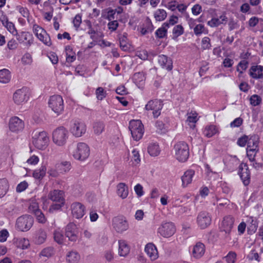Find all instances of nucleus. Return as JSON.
<instances>
[{
    "label": "nucleus",
    "instance_id": "1",
    "mask_svg": "<svg viewBox=\"0 0 263 263\" xmlns=\"http://www.w3.org/2000/svg\"><path fill=\"white\" fill-rule=\"evenodd\" d=\"M49 142V137L46 132L36 129L32 133V143L36 148L45 149L48 145Z\"/></svg>",
    "mask_w": 263,
    "mask_h": 263
},
{
    "label": "nucleus",
    "instance_id": "2",
    "mask_svg": "<svg viewBox=\"0 0 263 263\" xmlns=\"http://www.w3.org/2000/svg\"><path fill=\"white\" fill-rule=\"evenodd\" d=\"M175 157L179 162H185L189 158L190 150L189 145L184 141H179L174 146Z\"/></svg>",
    "mask_w": 263,
    "mask_h": 263
},
{
    "label": "nucleus",
    "instance_id": "3",
    "mask_svg": "<svg viewBox=\"0 0 263 263\" xmlns=\"http://www.w3.org/2000/svg\"><path fill=\"white\" fill-rule=\"evenodd\" d=\"M48 106L57 116L61 114L64 110L62 97L60 95L51 96L48 100Z\"/></svg>",
    "mask_w": 263,
    "mask_h": 263
},
{
    "label": "nucleus",
    "instance_id": "4",
    "mask_svg": "<svg viewBox=\"0 0 263 263\" xmlns=\"http://www.w3.org/2000/svg\"><path fill=\"white\" fill-rule=\"evenodd\" d=\"M68 131L64 127L55 129L52 133L53 142L58 146L64 145L68 139Z\"/></svg>",
    "mask_w": 263,
    "mask_h": 263
},
{
    "label": "nucleus",
    "instance_id": "5",
    "mask_svg": "<svg viewBox=\"0 0 263 263\" xmlns=\"http://www.w3.org/2000/svg\"><path fill=\"white\" fill-rule=\"evenodd\" d=\"M129 129L135 140L138 141L141 139L144 133V129L143 125L140 120L130 121Z\"/></svg>",
    "mask_w": 263,
    "mask_h": 263
},
{
    "label": "nucleus",
    "instance_id": "6",
    "mask_svg": "<svg viewBox=\"0 0 263 263\" xmlns=\"http://www.w3.org/2000/svg\"><path fill=\"white\" fill-rule=\"evenodd\" d=\"M90 150L88 146L85 143H79L73 153V157L80 161H83L89 156Z\"/></svg>",
    "mask_w": 263,
    "mask_h": 263
},
{
    "label": "nucleus",
    "instance_id": "7",
    "mask_svg": "<svg viewBox=\"0 0 263 263\" xmlns=\"http://www.w3.org/2000/svg\"><path fill=\"white\" fill-rule=\"evenodd\" d=\"M33 218L29 215L20 216L17 219L16 225L18 229L21 231H27L32 227Z\"/></svg>",
    "mask_w": 263,
    "mask_h": 263
},
{
    "label": "nucleus",
    "instance_id": "8",
    "mask_svg": "<svg viewBox=\"0 0 263 263\" xmlns=\"http://www.w3.org/2000/svg\"><path fill=\"white\" fill-rule=\"evenodd\" d=\"M70 131L75 137H80L86 133V125L82 121L74 120L71 122Z\"/></svg>",
    "mask_w": 263,
    "mask_h": 263
},
{
    "label": "nucleus",
    "instance_id": "9",
    "mask_svg": "<svg viewBox=\"0 0 263 263\" xmlns=\"http://www.w3.org/2000/svg\"><path fill=\"white\" fill-rule=\"evenodd\" d=\"M33 31L36 37L45 45L50 46L51 45L50 37L46 31L37 25H34Z\"/></svg>",
    "mask_w": 263,
    "mask_h": 263
},
{
    "label": "nucleus",
    "instance_id": "10",
    "mask_svg": "<svg viewBox=\"0 0 263 263\" xmlns=\"http://www.w3.org/2000/svg\"><path fill=\"white\" fill-rule=\"evenodd\" d=\"M163 107L162 101L158 100L149 101L145 106L146 110H152L154 118H158L161 114V110Z\"/></svg>",
    "mask_w": 263,
    "mask_h": 263
},
{
    "label": "nucleus",
    "instance_id": "11",
    "mask_svg": "<svg viewBox=\"0 0 263 263\" xmlns=\"http://www.w3.org/2000/svg\"><path fill=\"white\" fill-rule=\"evenodd\" d=\"M29 90L27 87L17 89L13 94V99L17 104L27 102L29 98Z\"/></svg>",
    "mask_w": 263,
    "mask_h": 263
},
{
    "label": "nucleus",
    "instance_id": "12",
    "mask_svg": "<svg viewBox=\"0 0 263 263\" xmlns=\"http://www.w3.org/2000/svg\"><path fill=\"white\" fill-rule=\"evenodd\" d=\"M175 227L172 222H164L159 228L158 232L163 237H168L175 232Z\"/></svg>",
    "mask_w": 263,
    "mask_h": 263
},
{
    "label": "nucleus",
    "instance_id": "13",
    "mask_svg": "<svg viewBox=\"0 0 263 263\" xmlns=\"http://www.w3.org/2000/svg\"><path fill=\"white\" fill-rule=\"evenodd\" d=\"M211 217L209 213L205 211L200 212L197 217L198 226L202 229L206 228L211 223Z\"/></svg>",
    "mask_w": 263,
    "mask_h": 263
},
{
    "label": "nucleus",
    "instance_id": "14",
    "mask_svg": "<svg viewBox=\"0 0 263 263\" xmlns=\"http://www.w3.org/2000/svg\"><path fill=\"white\" fill-rule=\"evenodd\" d=\"M112 226L118 233H122L128 228L127 221L122 217H116L112 219Z\"/></svg>",
    "mask_w": 263,
    "mask_h": 263
},
{
    "label": "nucleus",
    "instance_id": "15",
    "mask_svg": "<svg viewBox=\"0 0 263 263\" xmlns=\"http://www.w3.org/2000/svg\"><path fill=\"white\" fill-rule=\"evenodd\" d=\"M78 234L77 226L72 222L68 223L65 228V236L69 241L76 242L78 239Z\"/></svg>",
    "mask_w": 263,
    "mask_h": 263
},
{
    "label": "nucleus",
    "instance_id": "16",
    "mask_svg": "<svg viewBox=\"0 0 263 263\" xmlns=\"http://www.w3.org/2000/svg\"><path fill=\"white\" fill-rule=\"evenodd\" d=\"M234 222V219L231 216H228L224 217L221 230L222 232H224L226 234V237H228L231 232V230L233 227Z\"/></svg>",
    "mask_w": 263,
    "mask_h": 263
},
{
    "label": "nucleus",
    "instance_id": "17",
    "mask_svg": "<svg viewBox=\"0 0 263 263\" xmlns=\"http://www.w3.org/2000/svg\"><path fill=\"white\" fill-rule=\"evenodd\" d=\"M9 129L13 132H18L23 129L24 123L23 121L17 117L11 118L9 123Z\"/></svg>",
    "mask_w": 263,
    "mask_h": 263
},
{
    "label": "nucleus",
    "instance_id": "18",
    "mask_svg": "<svg viewBox=\"0 0 263 263\" xmlns=\"http://www.w3.org/2000/svg\"><path fill=\"white\" fill-rule=\"evenodd\" d=\"M71 213L73 217L81 218L85 214V206L80 202H75L71 204Z\"/></svg>",
    "mask_w": 263,
    "mask_h": 263
},
{
    "label": "nucleus",
    "instance_id": "19",
    "mask_svg": "<svg viewBox=\"0 0 263 263\" xmlns=\"http://www.w3.org/2000/svg\"><path fill=\"white\" fill-rule=\"evenodd\" d=\"M249 74L253 79H260L263 78V66L255 65L251 67Z\"/></svg>",
    "mask_w": 263,
    "mask_h": 263
},
{
    "label": "nucleus",
    "instance_id": "20",
    "mask_svg": "<svg viewBox=\"0 0 263 263\" xmlns=\"http://www.w3.org/2000/svg\"><path fill=\"white\" fill-rule=\"evenodd\" d=\"M145 251L152 260L156 259L158 257L157 248L153 243L147 244L145 247Z\"/></svg>",
    "mask_w": 263,
    "mask_h": 263
},
{
    "label": "nucleus",
    "instance_id": "21",
    "mask_svg": "<svg viewBox=\"0 0 263 263\" xmlns=\"http://www.w3.org/2000/svg\"><path fill=\"white\" fill-rule=\"evenodd\" d=\"M205 252V246L203 243L198 242L193 247L192 255L196 258L201 257Z\"/></svg>",
    "mask_w": 263,
    "mask_h": 263
},
{
    "label": "nucleus",
    "instance_id": "22",
    "mask_svg": "<svg viewBox=\"0 0 263 263\" xmlns=\"http://www.w3.org/2000/svg\"><path fill=\"white\" fill-rule=\"evenodd\" d=\"M158 62L162 68H165L168 70L172 69V61L167 56L160 55L158 57Z\"/></svg>",
    "mask_w": 263,
    "mask_h": 263
},
{
    "label": "nucleus",
    "instance_id": "23",
    "mask_svg": "<svg viewBox=\"0 0 263 263\" xmlns=\"http://www.w3.org/2000/svg\"><path fill=\"white\" fill-rule=\"evenodd\" d=\"M205 167V173L208 180H215L222 179L221 175H220L218 173L213 172L208 164H206Z\"/></svg>",
    "mask_w": 263,
    "mask_h": 263
},
{
    "label": "nucleus",
    "instance_id": "24",
    "mask_svg": "<svg viewBox=\"0 0 263 263\" xmlns=\"http://www.w3.org/2000/svg\"><path fill=\"white\" fill-rule=\"evenodd\" d=\"M64 192L60 190H54L49 195V198L54 202H65Z\"/></svg>",
    "mask_w": 263,
    "mask_h": 263
},
{
    "label": "nucleus",
    "instance_id": "25",
    "mask_svg": "<svg viewBox=\"0 0 263 263\" xmlns=\"http://www.w3.org/2000/svg\"><path fill=\"white\" fill-rule=\"evenodd\" d=\"M259 137L257 135H253L248 138L247 148H252L253 151L255 149L259 150Z\"/></svg>",
    "mask_w": 263,
    "mask_h": 263
},
{
    "label": "nucleus",
    "instance_id": "26",
    "mask_svg": "<svg viewBox=\"0 0 263 263\" xmlns=\"http://www.w3.org/2000/svg\"><path fill=\"white\" fill-rule=\"evenodd\" d=\"M129 250V247L125 240H119V254L121 256H126Z\"/></svg>",
    "mask_w": 263,
    "mask_h": 263
},
{
    "label": "nucleus",
    "instance_id": "27",
    "mask_svg": "<svg viewBox=\"0 0 263 263\" xmlns=\"http://www.w3.org/2000/svg\"><path fill=\"white\" fill-rule=\"evenodd\" d=\"M117 194L122 199L126 198L128 194V187L124 183L121 182L117 185Z\"/></svg>",
    "mask_w": 263,
    "mask_h": 263
},
{
    "label": "nucleus",
    "instance_id": "28",
    "mask_svg": "<svg viewBox=\"0 0 263 263\" xmlns=\"http://www.w3.org/2000/svg\"><path fill=\"white\" fill-rule=\"evenodd\" d=\"M238 174L242 181H247L250 179V174L247 166L244 167L241 165L239 167Z\"/></svg>",
    "mask_w": 263,
    "mask_h": 263
},
{
    "label": "nucleus",
    "instance_id": "29",
    "mask_svg": "<svg viewBox=\"0 0 263 263\" xmlns=\"http://www.w3.org/2000/svg\"><path fill=\"white\" fill-rule=\"evenodd\" d=\"M147 152L151 156L155 157L159 155L160 149L157 143H152L149 144Z\"/></svg>",
    "mask_w": 263,
    "mask_h": 263
},
{
    "label": "nucleus",
    "instance_id": "30",
    "mask_svg": "<svg viewBox=\"0 0 263 263\" xmlns=\"http://www.w3.org/2000/svg\"><path fill=\"white\" fill-rule=\"evenodd\" d=\"M46 173L45 165H41L39 169L35 170L33 173V176L35 179L41 180L45 176Z\"/></svg>",
    "mask_w": 263,
    "mask_h": 263
},
{
    "label": "nucleus",
    "instance_id": "31",
    "mask_svg": "<svg viewBox=\"0 0 263 263\" xmlns=\"http://www.w3.org/2000/svg\"><path fill=\"white\" fill-rule=\"evenodd\" d=\"M10 79V72L8 69H3L0 70V83H7Z\"/></svg>",
    "mask_w": 263,
    "mask_h": 263
},
{
    "label": "nucleus",
    "instance_id": "32",
    "mask_svg": "<svg viewBox=\"0 0 263 263\" xmlns=\"http://www.w3.org/2000/svg\"><path fill=\"white\" fill-rule=\"evenodd\" d=\"M247 222L249 224L248 230L251 232L255 233L258 227L257 220L252 216L247 217Z\"/></svg>",
    "mask_w": 263,
    "mask_h": 263
},
{
    "label": "nucleus",
    "instance_id": "33",
    "mask_svg": "<svg viewBox=\"0 0 263 263\" xmlns=\"http://www.w3.org/2000/svg\"><path fill=\"white\" fill-rule=\"evenodd\" d=\"M46 238V232L44 230L40 229L37 232L35 242L37 244H42L45 242Z\"/></svg>",
    "mask_w": 263,
    "mask_h": 263
},
{
    "label": "nucleus",
    "instance_id": "34",
    "mask_svg": "<svg viewBox=\"0 0 263 263\" xmlns=\"http://www.w3.org/2000/svg\"><path fill=\"white\" fill-rule=\"evenodd\" d=\"M80 258L79 254L75 251L69 252L66 256V260L69 263H77Z\"/></svg>",
    "mask_w": 263,
    "mask_h": 263
},
{
    "label": "nucleus",
    "instance_id": "35",
    "mask_svg": "<svg viewBox=\"0 0 263 263\" xmlns=\"http://www.w3.org/2000/svg\"><path fill=\"white\" fill-rule=\"evenodd\" d=\"M187 118L186 121L189 122L190 127L194 128L195 127V123L198 121L197 114L195 111H191L187 114Z\"/></svg>",
    "mask_w": 263,
    "mask_h": 263
},
{
    "label": "nucleus",
    "instance_id": "36",
    "mask_svg": "<svg viewBox=\"0 0 263 263\" xmlns=\"http://www.w3.org/2000/svg\"><path fill=\"white\" fill-rule=\"evenodd\" d=\"M217 132V128L216 126L211 125L205 127L203 133L206 137L210 138L216 134Z\"/></svg>",
    "mask_w": 263,
    "mask_h": 263
},
{
    "label": "nucleus",
    "instance_id": "37",
    "mask_svg": "<svg viewBox=\"0 0 263 263\" xmlns=\"http://www.w3.org/2000/svg\"><path fill=\"white\" fill-rule=\"evenodd\" d=\"M120 47L123 51H128L130 49V44L127 42V39L125 34L122 36L120 37Z\"/></svg>",
    "mask_w": 263,
    "mask_h": 263
},
{
    "label": "nucleus",
    "instance_id": "38",
    "mask_svg": "<svg viewBox=\"0 0 263 263\" xmlns=\"http://www.w3.org/2000/svg\"><path fill=\"white\" fill-rule=\"evenodd\" d=\"M167 16L166 11L163 9H159L154 13V17L157 21H162L165 19Z\"/></svg>",
    "mask_w": 263,
    "mask_h": 263
},
{
    "label": "nucleus",
    "instance_id": "39",
    "mask_svg": "<svg viewBox=\"0 0 263 263\" xmlns=\"http://www.w3.org/2000/svg\"><path fill=\"white\" fill-rule=\"evenodd\" d=\"M54 253L53 248L49 247L43 249L40 252V256L49 258L51 257L54 254Z\"/></svg>",
    "mask_w": 263,
    "mask_h": 263
},
{
    "label": "nucleus",
    "instance_id": "40",
    "mask_svg": "<svg viewBox=\"0 0 263 263\" xmlns=\"http://www.w3.org/2000/svg\"><path fill=\"white\" fill-rule=\"evenodd\" d=\"M195 175V171L193 170H188L185 171L181 177L182 181H192Z\"/></svg>",
    "mask_w": 263,
    "mask_h": 263
},
{
    "label": "nucleus",
    "instance_id": "41",
    "mask_svg": "<svg viewBox=\"0 0 263 263\" xmlns=\"http://www.w3.org/2000/svg\"><path fill=\"white\" fill-rule=\"evenodd\" d=\"M104 129V124L103 122H97L93 125L94 133L97 135H100Z\"/></svg>",
    "mask_w": 263,
    "mask_h": 263
},
{
    "label": "nucleus",
    "instance_id": "42",
    "mask_svg": "<svg viewBox=\"0 0 263 263\" xmlns=\"http://www.w3.org/2000/svg\"><path fill=\"white\" fill-rule=\"evenodd\" d=\"M70 166V164L69 162H65L59 164H57L56 167L58 171H60V173H62L63 172H66L69 170Z\"/></svg>",
    "mask_w": 263,
    "mask_h": 263
},
{
    "label": "nucleus",
    "instance_id": "43",
    "mask_svg": "<svg viewBox=\"0 0 263 263\" xmlns=\"http://www.w3.org/2000/svg\"><path fill=\"white\" fill-rule=\"evenodd\" d=\"M132 161H133V163L135 165L140 163L141 160L140 158L139 153L138 151L134 149L132 152V155L130 156Z\"/></svg>",
    "mask_w": 263,
    "mask_h": 263
},
{
    "label": "nucleus",
    "instance_id": "44",
    "mask_svg": "<svg viewBox=\"0 0 263 263\" xmlns=\"http://www.w3.org/2000/svg\"><path fill=\"white\" fill-rule=\"evenodd\" d=\"M30 36V35L28 32H21L16 34V39L20 43H22L28 40Z\"/></svg>",
    "mask_w": 263,
    "mask_h": 263
},
{
    "label": "nucleus",
    "instance_id": "45",
    "mask_svg": "<svg viewBox=\"0 0 263 263\" xmlns=\"http://www.w3.org/2000/svg\"><path fill=\"white\" fill-rule=\"evenodd\" d=\"M29 212L34 214H36L37 211H40L38 203L34 200H32L30 203L28 208Z\"/></svg>",
    "mask_w": 263,
    "mask_h": 263
},
{
    "label": "nucleus",
    "instance_id": "46",
    "mask_svg": "<svg viewBox=\"0 0 263 263\" xmlns=\"http://www.w3.org/2000/svg\"><path fill=\"white\" fill-rule=\"evenodd\" d=\"M250 102L252 105L256 106L260 104L261 102V98L257 95H253L250 97Z\"/></svg>",
    "mask_w": 263,
    "mask_h": 263
},
{
    "label": "nucleus",
    "instance_id": "47",
    "mask_svg": "<svg viewBox=\"0 0 263 263\" xmlns=\"http://www.w3.org/2000/svg\"><path fill=\"white\" fill-rule=\"evenodd\" d=\"M156 127L157 128V132L159 134L165 133L166 129L165 127V124L161 121L158 120L156 122Z\"/></svg>",
    "mask_w": 263,
    "mask_h": 263
},
{
    "label": "nucleus",
    "instance_id": "48",
    "mask_svg": "<svg viewBox=\"0 0 263 263\" xmlns=\"http://www.w3.org/2000/svg\"><path fill=\"white\" fill-rule=\"evenodd\" d=\"M66 61L68 63H72L76 60V56L74 54H71L70 52H72V49L69 46L66 47Z\"/></svg>",
    "mask_w": 263,
    "mask_h": 263
},
{
    "label": "nucleus",
    "instance_id": "49",
    "mask_svg": "<svg viewBox=\"0 0 263 263\" xmlns=\"http://www.w3.org/2000/svg\"><path fill=\"white\" fill-rule=\"evenodd\" d=\"M87 33L90 35L91 39L95 41L98 39V36H100L99 35L100 32H99L97 30H95L93 27L88 29Z\"/></svg>",
    "mask_w": 263,
    "mask_h": 263
},
{
    "label": "nucleus",
    "instance_id": "50",
    "mask_svg": "<svg viewBox=\"0 0 263 263\" xmlns=\"http://www.w3.org/2000/svg\"><path fill=\"white\" fill-rule=\"evenodd\" d=\"M8 189V184L7 182H0V198L6 194Z\"/></svg>",
    "mask_w": 263,
    "mask_h": 263
},
{
    "label": "nucleus",
    "instance_id": "51",
    "mask_svg": "<svg viewBox=\"0 0 263 263\" xmlns=\"http://www.w3.org/2000/svg\"><path fill=\"white\" fill-rule=\"evenodd\" d=\"M53 8L49 6V9L48 12H42L44 18L47 21H50L53 16Z\"/></svg>",
    "mask_w": 263,
    "mask_h": 263
},
{
    "label": "nucleus",
    "instance_id": "52",
    "mask_svg": "<svg viewBox=\"0 0 263 263\" xmlns=\"http://www.w3.org/2000/svg\"><path fill=\"white\" fill-rule=\"evenodd\" d=\"M97 98L99 100H103L106 96V92L102 87H98L96 91Z\"/></svg>",
    "mask_w": 263,
    "mask_h": 263
},
{
    "label": "nucleus",
    "instance_id": "53",
    "mask_svg": "<svg viewBox=\"0 0 263 263\" xmlns=\"http://www.w3.org/2000/svg\"><path fill=\"white\" fill-rule=\"evenodd\" d=\"M64 237V235L61 232L55 231L54 232V239L59 244L63 243Z\"/></svg>",
    "mask_w": 263,
    "mask_h": 263
},
{
    "label": "nucleus",
    "instance_id": "54",
    "mask_svg": "<svg viewBox=\"0 0 263 263\" xmlns=\"http://www.w3.org/2000/svg\"><path fill=\"white\" fill-rule=\"evenodd\" d=\"M210 39L208 37H204L201 41V47L204 50L209 49L211 48Z\"/></svg>",
    "mask_w": 263,
    "mask_h": 263
},
{
    "label": "nucleus",
    "instance_id": "55",
    "mask_svg": "<svg viewBox=\"0 0 263 263\" xmlns=\"http://www.w3.org/2000/svg\"><path fill=\"white\" fill-rule=\"evenodd\" d=\"M236 258V254L234 252H230L225 257L228 263H234Z\"/></svg>",
    "mask_w": 263,
    "mask_h": 263
},
{
    "label": "nucleus",
    "instance_id": "56",
    "mask_svg": "<svg viewBox=\"0 0 263 263\" xmlns=\"http://www.w3.org/2000/svg\"><path fill=\"white\" fill-rule=\"evenodd\" d=\"M167 32V29L164 27H160L155 32V34L157 37L161 39L165 36Z\"/></svg>",
    "mask_w": 263,
    "mask_h": 263
},
{
    "label": "nucleus",
    "instance_id": "57",
    "mask_svg": "<svg viewBox=\"0 0 263 263\" xmlns=\"http://www.w3.org/2000/svg\"><path fill=\"white\" fill-rule=\"evenodd\" d=\"M173 33L176 36L181 35L183 33V28L181 25H178L174 27Z\"/></svg>",
    "mask_w": 263,
    "mask_h": 263
},
{
    "label": "nucleus",
    "instance_id": "58",
    "mask_svg": "<svg viewBox=\"0 0 263 263\" xmlns=\"http://www.w3.org/2000/svg\"><path fill=\"white\" fill-rule=\"evenodd\" d=\"M39 162V158L34 155L30 157L27 161L26 163L29 165H35Z\"/></svg>",
    "mask_w": 263,
    "mask_h": 263
},
{
    "label": "nucleus",
    "instance_id": "59",
    "mask_svg": "<svg viewBox=\"0 0 263 263\" xmlns=\"http://www.w3.org/2000/svg\"><path fill=\"white\" fill-rule=\"evenodd\" d=\"M21 61L24 65H29L32 63V58L30 54H25L22 58Z\"/></svg>",
    "mask_w": 263,
    "mask_h": 263
},
{
    "label": "nucleus",
    "instance_id": "60",
    "mask_svg": "<svg viewBox=\"0 0 263 263\" xmlns=\"http://www.w3.org/2000/svg\"><path fill=\"white\" fill-rule=\"evenodd\" d=\"M248 138H249V136H246V135H244V136L240 137L239 138H238V139L237 141V144L241 147L245 146L246 145V143H248Z\"/></svg>",
    "mask_w": 263,
    "mask_h": 263
},
{
    "label": "nucleus",
    "instance_id": "61",
    "mask_svg": "<svg viewBox=\"0 0 263 263\" xmlns=\"http://www.w3.org/2000/svg\"><path fill=\"white\" fill-rule=\"evenodd\" d=\"M248 67V62L245 61H241L239 63L237 70L239 72L240 74L242 73L243 70H245L247 69Z\"/></svg>",
    "mask_w": 263,
    "mask_h": 263
},
{
    "label": "nucleus",
    "instance_id": "62",
    "mask_svg": "<svg viewBox=\"0 0 263 263\" xmlns=\"http://www.w3.org/2000/svg\"><path fill=\"white\" fill-rule=\"evenodd\" d=\"M34 215L36 216L37 220L39 222L41 223H45L46 222V219L45 218L44 214L41 210L37 211V213Z\"/></svg>",
    "mask_w": 263,
    "mask_h": 263
},
{
    "label": "nucleus",
    "instance_id": "63",
    "mask_svg": "<svg viewBox=\"0 0 263 263\" xmlns=\"http://www.w3.org/2000/svg\"><path fill=\"white\" fill-rule=\"evenodd\" d=\"M221 24H223V22L218 18H213L208 23V24L212 27H217Z\"/></svg>",
    "mask_w": 263,
    "mask_h": 263
},
{
    "label": "nucleus",
    "instance_id": "64",
    "mask_svg": "<svg viewBox=\"0 0 263 263\" xmlns=\"http://www.w3.org/2000/svg\"><path fill=\"white\" fill-rule=\"evenodd\" d=\"M60 173L58 172V170L57 168L54 169L53 168L49 169L48 171L47 172V174H48L49 176L51 178V179L52 178H55L58 177L59 176Z\"/></svg>",
    "mask_w": 263,
    "mask_h": 263
}]
</instances>
